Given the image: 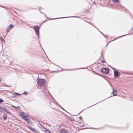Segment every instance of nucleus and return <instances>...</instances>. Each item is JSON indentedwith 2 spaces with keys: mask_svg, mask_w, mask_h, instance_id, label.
Wrapping results in <instances>:
<instances>
[{
  "mask_svg": "<svg viewBox=\"0 0 133 133\" xmlns=\"http://www.w3.org/2000/svg\"><path fill=\"white\" fill-rule=\"evenodd\" d=\"M17 94V93H12V94L13 95V96L14 97H15L16 96V95Z\"/></svg>",
  "mask_w": 133,
  "mask_h": 133,
  "instance_id": "4468645a",
  "label": "nucleus"
},
{
  "mask_svg": "<svg viewBox=\"0 0 133 133\" xmlns=\"http://www.w3.org/2000/svg\"><path fill=\"white\" fill-rule=\"evenodd\" d=\"M60 133H69V131L64 129H62L60 131Z\"/></svg>",
  "mask_w": 133,
  "mask_h": 133,
  "instance_id": "20e7f679",
  "label": "nucleus"
},
{
  "mask_svg": "<svg viewBox=\"0 0 133 133\" xmlns=\"http://www.w3.org/2000/svg\"><path fill=\"white\" fill-rule=\"evenodd\" d=\"M13 27V26L11 24L10 25H9V26L8 27L9 28H10V29H11Z\"/></svg>",
  "mask_w": 133,
  "mask_h": 133,
  "instance_id": "ddd939ff",
  "label": "nucleus"
},
{
  "mask_svg": "<svg viewBox=\"0 0 133 133\" xmlns=\"http://www.w3.org/2000/svg\"><path fill=\"white\" fill-rule=\"evenodd\" d=\"M45 81L44 79H39L37 83L38 85L40 86H44L45 84Z\"/></svg>",
  "mask_w": 133,
  "mask_h": 133,
  "instance_id": "f257e3e1",
  "label": "nucleus"
},
{
  "mask_svg": "<svg viewBox=\"0 0 133 133\" xmlns=\"http://www.w3.org/2000/svg\"><path fill=\"white\" fill-rule=\"evenodd\" d=\"M16 95V96H20L21 94H19L17 93V94Z\"/></svg>",
  "mask_w": 133,
  "mask_h": 133,
  "instance_id": "aec40b11",
  "label": "nucleus"
},
{
  "mask_svg": "<svg viewBox=\"0 0 133 133\" xmlns=\"http://www.w3.org/2000/svg\"><path fill=\"white\" fill-rule=\"evenodd\" d=\"M1 40L2 41H5L4 39H2V37H1Z\"/></svg>",
  "mask_w": 133,
  "mask_h": 133,
  "instance_id": "5701e85b",
  "label": "nucleus"
},
{
  "mask_svg": "<svg viewBox=\"0 0 133 133\" xmlns=\"http://www.w3.org/2000/svg\"><path fill=\"white\" fill-rule=\"evenodd\" d=\"M28 93L26 91H24V92L23 94H26Z\"/></svg>",
  "mask_w": 133,
  "mask_h": 133,
  "instance_id": "412c9836",
  "label": "nucleus"
},
{
  "mask_svg": "<svg viewBox=\"0 0 133 133\" xmlns=\"http://www.w3.org/2000/svg\"><path fill=\"white\" fill-rule=\"evenodd\" d=\"M33 28L35 31L36 34L39 38V27L37 25L33 27Z\"/></svg>",
  "mask_w": 133,
  "mask_h": 133,
  "instance_id": "f03ea898",
  "label": "nucleus"
},
{
  "mask_svg": "<svg viewBox=\"0 0 133 133\" xmlns=\"http://www.w3.org/2000/svg\"><path fill=\"white\" fill-rule=\"evenodd\" d=\"M29 115V114L28 113H24V118L25 117H26L27 116H28Z\"/></svg>",
  "mask_w": 133,
  "mask_h": 133,
  "instance_id": "f8f14e48",
  "label": "nucleus"
},
{
  "mask_svg": "<svg viewBox=\"0 0 133 133\" xmlns=\"http://www.w3.org/2000/svg\"><path fill=\"white\" fill-rule=\"evenodd\" d=\"M24 113L23 112H22L20 114V115L23 118H24Z\"/></svg>",
  "mask_w": 133,
  "mask_h": 133,
  "instance_id": "9d476101",
  "label": "nucleus"
},
{
  "mask_svg": "<svg viewBox=\"0 0 133 133\" xmlns=\"http://www.w3.org/2000/svg\"><path fill=\"white\" fill-rule=\"evenodd\" d=\"M2 109L1 107H0V112H2Z\"/></svg>",
  "mask_w": 133,
  "mask_h": 133,
  "instance_id": "4be33fe9",
  "label": "nucleus"
},
{
  "mask_svg": "<svg viewBox=\"0 0 133 133\" xmlns=\"http://www.w3.org/2000/svg\"><path fill=\"white\" fill-rule=\"evenodd\" d=\"M2 108V110L5 111L6 112L8 113V114H10L11 113L10 112L8 111V110L6 109L5 108L3 107Z\"/></svg>",
  "mask_w": 133,
  "mask_h": 133,
  "instance_id": "0eeeda50",
  "label": "nucleus"
},
{
  "mask_svg": "<svg viewBox=\"0 0 133 133\" xmlns=\"http://www.w3.org/2000/svg\"><path fill=\"white\" fill-rule=\"evenodd\" d=\"M74 120V119H72L71 120L73 121V120Z\"/></svg>",
  "mask_w": 133,
  "mask_h": 133,
  "instance_id": "cd10ccee",
  "label": "nucleus"
},
{
  "mask_svg": "<svg viewBox=\"0 0 133 133\" xmlns=\"http://www.w3.org/2000/svg\"><path fill=\"white\" fill-rule=\"evenodd\" d=\"M10 30V28H9L8 27H7L6 29V31L7 32H9Z\"/></svg>",
  "mask_w": 133,
  "mask_h": 133,
  "instance_id": "dca6fc26",
  "label": "nucleus"
},
{
  "mask_svg": "<svg viewBox=\"0 0 133 133\" xmlns=\"http://www.w3.org/2000/svg\"><path fill=\"white\" fill-rule=\"evenodd\" d=\"M18 109L19 110L20 109V107H16V108Z\"/></svg>",
  "mask_w": 133,
  "mask_h": 133,
  "instance_id": "6ab92c4d",
  "label": "nucleus"
},
{
  "mask_svg": "<svg viewBox=\"0 0 133 133\" xmlns=\"http://www.w3.org/2000/svg\"><path fill=\"white\" fill-rule=\"evenodd\" d=\"M82 118V117L81 116L79 117V118L80 119H81V118Z\"/></svg>",
  "mask_w": 133,
  "mask_h": 133,
  "instance_id": "a878e982",
  "label": "nucleus"
},
{
  "mask_svg": "<svg viewBox=\"0 0 133 133\" xmlns=\"http://www.w3.org/2000/svg\"><path fill=\"white\" fill-rule=\"evenodd\" d=\"M101 62H102V63H104V61L103 60H102V61H101Z\"/></svg>",
  "mask_w": 133,
  "mask_h": 133,
  "instance_id": "b1692460",
  "label": "nucleus"
},
{
  "mask_svg": "<svg viewBox=\"0 0 133 133\" xmlns=\"http://www.w3.org/2000/svg\"><path fill=\"white\" fill-rule=\"evenodd\" d=\"M4 102V101L1 99H0V104L1 103H2Z\"/></svg>",
  "mask_w": 133,
  "mask_h": 133,
  "instance_id": "f3484780",
  "label": "nucleus"
},
{
  "mask_svg": "<svg viewBox=\"0 0 133 133\" xmlns=\"http://www.w3.org/2000/svg\"><path fill=\"white\" fill-rule=\"evenodd\" d=\"M11 106L12 107H14V108H16V107H15V106H14L12 105H11Z\"/></svg>",
  "mask_w": 133,
  "mask_h": 133,
  "instance_id": "393cba45",
  "label": "nucleus"
},
{
  "mask_svg": "<svg viewBox=\"0 0 133 133\" xmlns=\"http://www.w3.org/2000/svg\"><path fill=\"white\" fill-rule=\"evenodd\" d=\"M113 93L114 96H115L117 94V91L115 89H114Z\"/></svg>",
  "mask_w": 133,
  "mask_h": 133,
  "instance_id": "6e6552de",
  "label": "nucleus"
},
{
  "mask_svg": "<svg viewBox=\"0 0 133 133\" xmlns=\"http://www.w3.org/2000/svg\"><path fill=\"white\" fill-rule=\"evenodd\" d=\"M109 70L107 68H105L101 70V72L104 74L106 75L108 74L109 72Z\"/></svg>",
  "mask_w": 133,
  "mask_h": 133,
  "instance_id": "7ed1b4c3",
  "label": "nucleus"
},
{
  "mask_svg": "<svg viewBox=\"0 0 133 133\" xmlns=\"http://www.w3.org/2000/svg\"><path fill=\"white\" fill-rule=\"evenodd\" d=\"M45 129L46 130L45 131V132H46V133H51L49 131V130L46 129L45 128Z\"/></svg>",
  "mask_w": 133,
  "mask_h": 133,
  "instance_id": "2eb2a0df",
  "label": "nucleus"
},
{
  "mask_svg": "<svg viewBox=\"0 0 133 133\" xmlns=\"http://www.w3.org/2000/svg\"><path fill=\"white\" fill-rule=\"evenodd\" d=\"M113 1L114 2H119V0H113Z\"/></svg>",
  "mask_w": 133,
  "mask_h": 133,
  "instance_id": "a211bd4d",
  "label": "nucleus"
},
{
  "mask_svg": "<svg viewBox=\"0 0 133 133\" xmlns=\"http://www.w3.org/2000/svg\"><path fill=\"white\" fill-rule=\"evenodd\" d=\"M43 14L45 15V17H46V16H46V14H44V13H43Z\"/></svg>",
  "mask_w": 133,
  "mask_h": 133,
  "instance_id": "bb28decb",
  "label": "nucleus"
},
{
  "mask_svg": "<svg viewBox=\"0 0 133 133\" xmlns=\"http://www.w3.org/2000/svg\"><path fill=\"white\" fill-rule=\"evenodd\" d=\"M7 114H4L3 115V119L4 120H6L7 119V117L6 116Z\"/></svg>",
  "mask_w": 133,
  "mask_h": 133,
  "instance_id": "9b49d317",
  "label": "nucleus"
},
{
  "mask_svg": "<svg viewBox=\"0 0 133 133\" xmlns=\"http://www.w3.org/2000/svg\"><path fill=\"white\" fill-rule=\"evenodd\" d=\"M24 119L26 120V122H27L29 124H30L31 121L29 120L28 119L27 117L24 118Z\"/></svg>",
  "mask_w": 133,
  "mask_h": 133,
  "instance_id": "1a4fd4ad",
  "label": "nucleus"
},
{
  "mask_svg": "<svg viewBox=\"0 0 133 133\" xmlns=\"http://www.w3.org/2000/svg\"><path fill=\"white\" fill-rule=\"evenodd\" d=\"M27 127L28 128L34 132L36 131V130L35 128H32V127L30 126L29 125H28Z\"/></svg>",
  "mask_w": 133,
  "mask_h": 133,
  "instance_id": "39448f33",
  "label": "nucleus"
},
{
  "mask_svg": "<svg viewBox=\"0 0 133 133\" xmlns=\"http://www.w3.org/2000/svg\"><path fill=\"white\" fill-rule=\"evenodd\" d=\"M114 74L115 76L116 77H117L118 76V72L116 70L114 71Z\"/></svg>",
  "mask_w": 133,
  "mask_h": 133,
  "instance_id": "423d86ee",
  "label": "nucleus"
}]
</instances>
